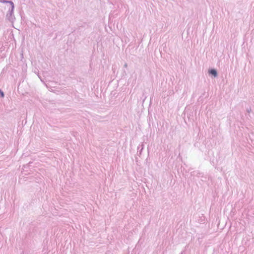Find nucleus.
I'll return each instance as SVG.
<instances>
[{
  "label": "nucleus",
  "mask_w": 254,
  "mask_h": 254,
  "mask_svg": "<svg viewBox=\"0 0 254 254\" xmlns=\"http://www.w3.org/2000/svg\"><path fill=\"white\" fill-rule=\"evenodd\" d=\"M14 8V4H12V6H9L8 10V12L6 14V18L10 22H13L14 19V16L13 15V10Z\"/></svg>",
  "instance_id": "1"
},
{
  "label": "nucleus",
  "mask_w": 254,
  "mask_h": 254,
  "mask_svg": "<svg viewBox=\"0 0 254 254\" xmlns=\"http://www.w3.org/2000/svg\"><path fill=\"white\" fill-rule=\"evenodd\" d=\"M208 74L209 75H211L212 76L214 77H216L218 76V72L216 69L215 68H211L208 70Z\"/></svg>",
  "instance_id": "2"
},
{
  "label": "nucleus",
  "mask_w": 254,
  "mask_h": 254,
  "mask_svg": "<svg viewBox=\"0 0 254 254\" xmlns=\"http://www.w3.org/2000/svg\"><path fill=\"white\" fill-rule=\"evenodd\" d=\"M144 148V144L143 143H141L140 144L138 145L137 147V154L138 156H140L141 155L142 151Z\"/></svg>",
  "instance_id": "3"
},
{
  "label": "nucleus",
  "mask_w": 254,
  "mask_h": 254,
  "mask_svg": "<svg viewBox=\"0 0 254 254\" xmlns=\"http://www.w3.org/2000/svg\"><path fill=\"white\" fill-rule=\"evenodd\" d=\"M0 2L3 3H9V6H12V4H14V3L11 0H0Z\"/></svg>",
  "instance_id": "4"
},
{
  "label": "nucleus",
  "mask_w": 254,
  "mask_h": 254,
  "mask_svg": "<svg viewBox=\"0 0 254 254\" xmlns=\"http://www.w3.org/2000/svg\"><path fill=\"white\" fill-rule=\"evenodd\" d=\"M0 96L1 98H3L4 97V93L1 89H0Z\"/></svg>",
  "instance_id": "5"
},
{
  "label": "nucleus",
  "mask_w": 254,
  "mask_h": 254,
  "mask_svg": "<svg viewBox=\"0 0 254 254\" xmlns=\"http://www.w3.org/2000/svg\"><path fill=\"white\" fill-rule=\"evenodd\" d=\"M251 107H250L249 108H247V112L248 113H250V112H251Z\"/></svg>",
  "instance_id": "6"
},
{
  "label": "nucleus",
  "mask_w": 254,
  "mask_h": 254,
  "mask_svg": "<svg viewBox=\"0 0 254 254\" xmlns=\"http://www.w3.org/2000/svg\"><path fill=\"white\" fill-rule=\"evenodd\" d=\"M127 63H125L124 65V67L126 68V67H127Z\"/></svg>",
  "instance_id": "7"
},
{
  "label": "nucleus",
  "mask_w": 254,
  "mask_h": 254,
  "mask_svg": "<svg viewBox=\"0 0 254 254\" xmlns=\"http://www.w3.org/2000/svg\"><path fill=\"white\" fill-rule=\"evenodd\" d=\"M38 77L40 79L41 81H42L43 82H44V81L41 79V77L39 75H38Z\"/></svg>",
  "instance_id": "8"
}]
</instances>
